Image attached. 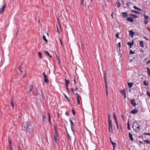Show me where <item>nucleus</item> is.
I'll return each mask as SVG.
<instances>
[{
	"label": "nucleus",
	"mask_w": 150,
	"mask_h": 150,
	"mask_svg": "<svg viewBox=\"0 0 150 150\" xmlns=\"http://www.w3.org/2000/svg\"><path fill=\"white\" fill-rule=\"evenodd\" d=\"M139 44L141 47H144V45H143V41H140L139 42Z\"/></svg>",
	"instance_id": "nucleus-27"
},
{
	"label": "nucleus",
	"mask_w": 150,
	"mask_h": 150,
	"mask_svg": "<svg viewBox=\"0 0 150 150\" xmlns=\"http://www.w3.org/2000/svg\"><path fill=\"white\" fill-rule=\"evenodd\" d=\"M129 34L131 37H132L135 34V33L132 30H130L129 31Z\"/></svg>",
	"instance_id": "nucleus-20"
},
{
	"label": "nucleus",
	"mask_w": 150,
	"mask_h": 150,
	"mask_svg": "<svg viewBox=\"0 0 150 150\" xmlns=\"http://www.w3.org/2000/svg\"><path fill=\"white\" fill-rule=\"evenodd\" d=\"M132 12L133 13H134L136 14H137V13L139 12L138 11H135V10H132Z\"/></svg>",
	"instance_id": "nucleus-38"
},
{
	"label": "nucleus",
	"mask_w": 150,
	"mask_h": 150,
	"mask_svg": "<svg viewBox=\"0 0 150 150\" xmlns=\"http://www.w3.org/2000/svg\"><path fill=\"white\" fill-rule=\"evenodd\" d=\"M6 6V4H4V5L0 8V14L4 13V10Z\"/></svg>",
	"instance_id": "nucleus-5"
},
{
	"label": "nucleus",
	"mask_w": 150,
	"mask_h": 150,
	"mask_svg": "<svg viewBox=\"0 0 150 150\" xmlns=\"http://www.w3.org/2000/svg\"><path fill=\"white\" fill-rule=\"evenodd\" d=\"M81 4L83 5H84V0H80Z\"/></svg>",
	"instance_id": "nucleus-40"
},
{
	"label": "nucleus",
	"mask_w": 150,
	"mask_h": 150,
	"mask_svg": "<svg viewBox=\"0 0 150 150\" xmlns=\"http://www.w3.org/2000/svg\"><path fill=\"white\" fill-rule=\"evenodd\" d=\"M42 39L44 40L47 43V40L46 39L45 36L44 35H43L42 36Z\"/></svg>",
	"instance_id": "nucleus-29"
},
{
	"label": "nucleus",
	"mask_w": 150,
	"mask_h": 150,
	"mask_svg": "<svg viewBox=\"0 0 150 150\" xmlns=\"http://www.w3.org/2000/svg\"><path fill=\"white\" fill-rule=\"evenodd\" d=\"M130 15L133 18H134L135 19V18L138 17L137 16V15H135L134 14H130Z\"/></svg>",
	"instance_id": "nucleus-25"
},
{
	"label": "nucleus",
	"mask_w": 150,
	"mask_h": 150,
	"mask_svg": "<svg viewBox=\"0 0 150 150\" xmlns=\"http://www.w3.org/2000/svg\"><path fill=\"white\" fill-rule=\"evenodd\" d=\"M65 81L66 86H68L69 83V81L65 79Z\"/></svg>",
	"instance_id": "nucleus-24"
},
{
	"label": "nucleus",
	"mask_w": 150,
	"mask_h": 150,
	"mask_svg": "<svg viewBox=\"0 0 150 150\" xmlns=\"http://www.w3.org/2000/svg\"><path fill=\"white\" fill-rule=\"evenodd\" d=\"M66 87L68 91L69 92V90L68 88V86H66Z\"/></svg>",
	"instance_id": "nucleus-63"
},
{
	"label": "nucleus",
	"mask_w": 150,
	"mask_h": 150,
	"mask_svg": "<svg viewBox=\"0 0 150 150\" xmlns=\"http://www.w3.org/2000/svg\"><path fill=\"white\" fill-rule=\"evenodd\" d=\"M69 121L70 122V126H71V129L73 131V126H74V123L73 122H72V121L71 120L69 119Z\"/></svg>",
	"instance_id": "nucleus-13"
},
{
	"label": "nucleus",
	"mask_w": 150,
	"mask_h": 150,
	"mask_svg": "<svg viewBox=\"0 0 150 150\" xmlns=\"http://www.w3.org/2000/svg\"><path fill=\"white\" fill-rule=\"evenodd\" d=\"M134 9H135L136 10H139V11H142V10L141 9H140V8H138L136 6H134Z\"/></svg>",
	"instance_id": "nucleus-31"
},
{
	"label": "nucleus",
	"mask_w": 150,
	"mask_h": 150,
	"mask_svg": "<svg viewBox=\"0 0 150 150\" xmlns=\"http://www.w3.org/2000/svg\"><path fill=\"white\" fill-rule=\"evenodd\" d=\"M105 86L106 89H108V88H107V85L106 81V82H105Z\"/></svg>",
	"instance_id": "nucleus-53"
},
{
	"label": "nucleus",
	"mask_w": 150,
	"mask_h": 150,
	"mask_svg": "<svg viewBox=\"0 0 150 150\" xmlns=\"http://www.w3.org/2000/svg\"><path fill=\"white\" fill-rule=\"evenodd\" d=\"M71 91H72V92L73 93H74V89H73V88H71Z\"/></svg>",
	"instance_id": "nucleus-52"
},
{
	"label": "nucleus",
	"mask_w": 150,
	"mask_h": 150,
	"mask_svg": "<svg viewBox=\"0 0 150 150\" xmlns=\"http://www.w3.org/2000/svg\"><path fill=\"white\" fill-rule=\"evenodd\" d=\"M42 124L44 125L46 120L45 114L44 112L43 111L42 113Z\"/></svg>",
	"instance_id": "nucleus-2"
},
{
	"label": "nucleus",
	"mask_w": 150,
	"mask_h": 150,
	"mask_svg": "<svg viewBox=\"0 0 150 150\" xmlns=\"http://www.w3.org/2000/svg\"><path fill=\"white\" fill-rule=\"evenodd\" d=\"M113 118L115 120V121H116V120H117L116 119V116L115 113L114 112L113 114Z\"/></svg>",
	"instance_id": "nucleus-32"
},
{
	"label": "nucleus",
	"mask_w": 150,
	"mask_h": 150,
	"mask_svg": "<svg viewBox=\"0 0 150 150\" xmlns=\"http://www.w3.org/2000/svg\"><path fill=\"white\" fill-rule=\"evenodd\" d=\"M33 85H31L30 86V90L29 91V93L31 94L33 93Z\"/></svg>",
	"instance_id": "nucleus-11"
},
{
	"label": "nucleus",
	"mask_w": 150,
	"mask_h": 150,
	"mask_svg": "<svg viewBox=\"0 0 150 150\" xmlns=\"http://www.w3.org/2000/svg\"><path fill=\"white\" fill-rule=\"evenodd\" d=\"M71 111L72 112L73 114L74 115H75V112L74 110V109H71Z\"/></svg>",
	"instance_id": "nucleus-39"
},
{
	"label": "nucleus",
	"mask_w": 150,
	"mask_h": 150,
	"mask_svg": "<svg viewBox=\"0 0 150 150\" xmlns=\"http://www.w3.org/2000/svg\"><path fill=\"white\" fill-rule=\"evenodd\" d=\"M38 55L39 57V58L40 59H41L42 58V54L40 52H38Z\"/></svg>",
	"instance_id": "nucleus-35"
},
{
	"label": "nucleus",
	"mask_w": 150,
	"mask_h": 150,
	"mask_svg": "<svg viewBox=\"0 0 150 150\" xmlns=\"http://www.w3.org/2000/svg\"><path fill=\"white\" fill-rule=\"evenodd\" d=\"M9 148L10 150H12V145L11 144L9 145Z\"/></svg>",
	"instance_id": "nucleus-41"
},
{
	"label": "nucleus",
	"mask_w": 150,
	"mask_h": 150,
	"mask_svg": "<svg viewBox=\"0 0 150 150\" xmlns=\"http://www.w3.org/2000/svg\"><path fill=\"white\" fill-rule=\"evenodd\" d=\"M122 17L123 18H126L127 16H128L127 13V12H122Z\"/></svg>",
	"instance_id": "nucleus-14"
},
{
	"label": "nucleus",
	"mask_w": 150,
	"mask_h": 150,
	"mask_svg": "<svg viewBox=\"0 0 150 150\" xmlns=\"http://www.w3.org/2000/svg\"><path fill=\"white\" fill-rule=\"evenodd\" d=\"M131 3L130 2H128V3H127V6H128L129 5V4H131Z\"/></svg>",
	"instance_id": "nucleus-59"
},
{
	"label": "nucleus",
	"mask_w": 150,
	"mask_h": 150,
	"mask_svg": "<svg viewBox=\"0 0 150 150\" xmlns=\"http://www.w3.org/2000/svg\"><path fill=\"white\" fill-rule=\"evenodd\" d=\"M127 19L128 21L131 22H133L134 21L132 17H127Z\"/></svg>",
	"instance_id": "nucleus-19"
},
{
	"label": "nucleus",
	"mask_w": 150,
	"mask_h": 150,
	"mask_svg": "<svg viewBox=\"0 0 150 150\" xmlns=\"http://www.w3.org/2000/svg\"><path fill=\"white\" fill-rule=\"evenodd\" d=\"M110 128L111 129V131L113 132V130L112 127V121H109V129L110 132H111Z\"/></svg>",
	"instance_id": "nucleus-7"
},
{
	"label": "nucleus",
	"mask_w": 150,
	"mask_h": 150,
	"mask_svg": "<svg viewBox=\"0 0 150 150\" xmlns=\"http://www.w3.org/2000/svg\"><path fill=\"white\" fill-rule=\"evenodd\" d=\"M11 105L12 106V108L13 109L14 108V105H13V99L12 97L11 98Z\"/></svg>",
	"instance_id": "nucleus-23"
},
{
	"label": "nucleus",
	"mask_w": 150,
	"mask_h": 150,
	"mask_svg": "<svg viewBox=\"0 0 150 150\" xmlns=\"http://www.w3.org/2000/svg\"><path fill=\"white\" fill-rule=\"evenodd\" d=\"M147 30L149 31L150 33V28H149V27H147Z\"/></svg>",
	"instance_id": "nucleus-60"
},
{
	"label": "nucleus",
	"mask_w": 150,
	"mask_h": 150,
	"mask_svg": "<svg viewBox=\"0 0 150 150\" xmlns=\"http://www.w3.org/2000/svg\"><path fill=\"white\" fill-rule=\"evenodd\" d=\"M76 94L77 96V97H80L81 98V97L79 95V94L77 93H76Z\"/></svg>",
	"instance_id": "nucleus-51"
},
{
	"label": "nucleus",
	"mask_w": 150,
	"mask_h": 150,
	"mask_svg": "<svg viewBox=\"0 0 150 150\" xmlns=\"http://www.w3.org/2000/svg\"><path fill=\"white\" fill-rule=\"evenodd\" d=\"M118 6L119 8L120 6V4L119 3V4L118 5Z\"/></svg>",
	"instance_id": "nucleus-64"
},
{
	"label": "nucleus",
	"mask_w": 150,
	"mask_h": 150,
	"mask_svg": "<svg viewBox=\"0 0 150 150\" xmlns=\"http://www.w3.org/2000/svg\"><path fill=\"white\" fill-rule=\"evenodd\" d=\"M48 121H49V123L50 125H51L52 122H51V120L50 115L49 112L48 113Z\"/></svg>",
	"instance_id": "nucleus-16"
},
{
	"label": "nucleus",
	"mask_w": 150,
	"mask_h": 150,
	"mask_svg": "<svg viewBox=\"0 0 150 150\" xmlns=\"http://www.w3.org/2000/svg\"><path fill=\"white\" fill-rule=\"evenodd\" d=\"M150 63V59L147 62H146V64H149Z\"/></svg>",
	"instance_id": "nucleus-57"
},
{
	"label": "nucleus",
	"mask_w": 150,
	"mask_h": 150,
	"mask_svg": "<svg viewBox=\"0 0 150 150\" xmlns=\"http://www.w3.org/2000/svg\"><path fill=\"white\" fill-rule=\"evenodd\" d=\"M120 92L122 94L124 95V99H125L126 97L125 91V90H122Z\"/></svg>",
	"instance_id": "nucleus-10"
},
{
	"label": "nucleus",
	"mask_w": 150,
	"mask_h": 150,
	"mask_svg": "<svg viewBox=\"0 0 150 150\" xmlns=\"http://www.w3.org/2000/svg\"><path fill=\"white\" fill-rule=\"evenodd\" d=\"M132 127L133 129L135 131H140V126L139 122L138 121H134L132 124Z\"/></svg>",
	"instance_id": "nucleus-1"
},
{
	"label": "nucleus",
	"mask_w": 150,
	"mask_h": 150,
	"mask_svg": "<svg viewBox=\"0 0 150 150\" xmlns=\"http://www.w3.org/2000/svg\"><path fill=\"white\" fill-rule=\"evenodd\" d=\"M106 95L107 96L108 95V89H106Z\"/></svg>",
	"instance_id": "nucleus-54"
},
{
	"label": "nucleus",
	"mask_w": 150,
	"mask_h": 150,
	"mask_svg": "<svg viewBox=\"0 0 150 150\" xmlns=\"http://www.w3.org/2000/svg\"><path fill=\"white\" fill-rule=\"evenodd\" d=\"M21 66L19 67V70L21 71V73H23V71H22V70L21 69Z\"/></svg>",
	"instance_id": "nucleus-47"
},
{
	"label": "nucleus",
	"mask_w": 150,
	"mask_h": 150,
	"mask_svg": "<svg viewBox=\"0 0 150 150\" xmlns=\"http://www.w3.org/2000/svg\"><path fill=\"white\" fill-rule=\"evenodd\" d=\"M127 124V129L128 130H129L130 129V125H129V121H128Z\"/></svg>",
	"instance_id": "nucleus-34"
},
{
	"label": "nucleus",
	"mask_w": 150,
	"mask_h": 150,
	"mask_svg": "<svg viewBox=\"0 0 150 150\" xmlns=\"http://www.w3.org/2000/svg\"><path fill=\"white\" fill-rule=\"evenodd\" d=\"M116 37L117 38H119V36L118 33H117L116 34Z\"/></svg>",
	"instance_id": "nucleus-56"
},
{
	"label": "nucleus",
	"mask_w": 150,
	"mask_h": 150,
	"mask_svg": "<svg viewBox=\"0 0 150 150\" xmlns=\"http://www.w3.org/2000/svg\"><path fill=\"white\" fill-rule=\"evenodd\" d=\"M54 128L55 131V134H58V133L57 132V131L56 128L55 126H54Z\"/></svg>",
	"instance_id": "nucleus-44"
},
{
	"label": "nucleus",
	"mask_w": 150,
	"mask_h": 150,
	"mask_svg": "<svg viewBox=\"0 0 150 150\" xmlns=\"http://www.w3.org/2000/svg\"><path fill=\"white\" fill-rule=\"evenodd\" d=\"M8 142L9 143L10 145L11 144V142L9 139H8Z\"/></svg>",
	"instance_id": "nucleus-61"
},
{
	"label": "nucleus",
	"mask_w": 150,
	"mask_h": 150,
	"mask_svg": "<svg viewBox=\"0 0 150 150\" xmlns=\"http://www.w3.org/2000/svg\"><path fill=\"white\" fill-rule=\"evenodd\" d=\"M134 44V41L133 40L132 41V42H128L127 43V44L128 45L130 46V48H131V46L133 45Z\"/></svg>",
	"instance_id": "nucleus-18"
},
{
	"label": "nucleus",
	"mask_w": 150,
	"mask_h": 150,
	"mask_svg": "<svg viewBox=\"0 0 150 150\" xmlns=\"http://www.w3.org/2000/svg\"><path fill=\"white\" fill-rule=\"evenodd\" d=\"M67 137L69 139H70V136H69V134L68 133H67Z\"/></svg>",
	"instance_id": "nucleus-50"
},
{
	"label": "nucleus",
	"mask_w": 150,
	"mask_h": 150,
	"mask_svg": "<svg viewBox=\"0 0 150 150\" xmlns=\"http://www.w3.org/2000/svg\"><path fill=\"white\" fill-rule=\"evenodd\" d=\"M55 55L56 56V57L57 59L58 60H59V57H58V56L57 55V54H55Z\"/></svg>",
	"instance_id": "nucleus-55"
},
{
	"label": "nucleus",
	"mask_w": 150,
	"mask_h": 150,
	"mask_svg": "<svg viewBox=\"0 0 150 150\" xmlns=\"http://www.w3.org/2000/svg\"><path fill=\"white\" fill-rule=\"evenodd\" d=\"M54 138L56 143L59 141V136L58 134H54Z\"/></svg>",
	"instance_id": "nucleus-4"
},
{
	"label": "nucleus",
	"mask_w": 150,
	"mask_h": 150,
	"mask_svg": "<svg viewBox=\"0 0 150 150\" xmlns=\"http://www.w3.org/2000/svg\"><path fill=\"white\" fill-rule=\"evenodd\" d=\"M129 136L131 141H134V139L133 138L132 135L130 132L129 133Z\"/></svg>",
	"instance_id": "nucleus-17"
},
{
	"label": "nucleus",
	"mask_w": 150,
	"mask_h": 150,
	"mask_svg": "<svg viewBox=\"0 0 150 150\" xmlns=\"http://www.w3.org/2000/svg\"><path fill=\"white\" fill-rule=\"evenodd\" d=\"M59 41L60 42V44H61V45L62 46V40H61V39L60 38H59Z\"/></svg>",
	"instance_id": "nucleus-48"
},
{
	"label": "nucleus",
	"mask_w": 150,
	"mask_h": 150,
	"mask_svg": "<svg viewBox=\"0 0 150 150\" xmlns=\"http://www.w3.org/2000/svg\"><path fill=\"white\" fill-rule=\"evenodd\" d=\"M108 121H112L111 120H110V115L109 114L108 115Z\"/></svg>",
	"instance_id": "nucleus-49"
},
{
	"label": "nucleus",
	"mask_w": 150,
	"mask_h": 150,
	"mask_svg": "<svg viewBox=\"0 0 150 150\" xmlns=\"http://www.w3.org/2000/svg\"><path fill=\"white\" fill-rule=\"evenodd\" d=\"M134 83L132 82L129 83L128 82V85L129 88H131L133 85Z\"/></svg>",
	"instance_id": "nucleus-22"
},
{
	"label": "nucleus",
	"mask_w": 150,
	"mask_h": 150,
	"mask_svg": "<svg viewBox=\"0 0 150 150\" xmlns=\"http://www.w3.org/2000/svg\"><path fill=\"white\" fill-rule=\"evenodd\" d=\"M77 103L78 104H80V100H79V97H77Z\"/></svg>",
	"instance_id": "nucleus-43"
},
{
	"label": "nucleus",
	"mask_w": 150,
	"mask_h": 150,
	"mask_svg": "<svg viewBox=\"0 0 150 150\" xmlns=\"http://www.w3.org/2000/svg\"><path fill=\"white\" fill-rule=\"evenodd\" d=\"M130 112L132 114H134L137 113L138 112V110H137V109H134L133 110L131 111Z\"/></svg>",
	"instance_id": "nucleus-12"
},
{
	"label": "nucleus",
	"mask_w": 150,
	"mask_h": 150,
	"mask_svg": "<svg viewBox=\"0 0 150 150\" xmlns=\"http://www.w3.org/2000/svg\"><path fill=\"white\" fill-rule=\"evenodd\" d=\"M64 95L65 96V98L67 99L69 101H70L69 100V99L68 97L67 96L64 94Z\"/></svg>",
	"instance_id": "nucleus-46"
},
{
	"label": "nucleus",
	"mask_w": 150,
	"mask_h": 150,
	"mask_svg": "<svg viewBox=\"0 0 150 150\" xmlns=\"http://www.w3.org/2000/svg\"><path fill=\"white\" fill-rule=\"evenodd\" d=\"M112 144L113 145V150H114L115 146H116V144H117L115 142H113L112 143Z\"/></svg>",
	"instance_id": "nucleus-30"
},
{
	"label": "nucleus",
	"mask_w": 150,
	"mask_h": 150,
	"mask_svg": "<svg viewBox=\"0 0 150 150\" xmlns=\"http://www.w3.org/2000/svg\"><path fill=\"white\" fill-rule=\"evenodd\" d=\"M131 104L134 106H136L137 104L136 103L134 99H132L130 101Z\"/></svg>",
	"instance_id": "nucleus-9"
},
{
	"label": "nucleus",
	"mask_w": 150,
	"mask_h": 150,
	"mask_svg": "<svg viewBox=\"0 0 150 150\" xmlns=\"http://www.w3.org/2000/svg\"><path fill=\"white\" fill-rule=\"evenodd\" d=\"M144 23L145 24H147L148 21V19L149 18V16H146L145 15H144Z\"/></svg>",
	"instance_id": "nucleus-8"
},
{
	"label": "nucleus",
	"mask_w": 150,
	"mask_h": 150,
	"mask_svg": "<svg viewBox=\"0 0 150 150\" xmlns=\"http://www.w3.org/2000/svg\"><path fill=\"white\" fill-rule=\"evenodd\" d=\"M143 84L145 86H147L148 85V83L146 81H144L143 82Z\"/></svg>",
	"instance_id": "nucleus-33"
},
{
	"label": "nucleus",
	"mask_w": 150,
	"mask_h": 150,
	"mask_svg": "<svg viewBox=\"0 0 150 150\" xmlns=\"http://www.w3.org/2000/svg\"><path fill=\"white\" fill-rule=\"evenodd\" d=\"M103 76H104V79L105 82H106V74L105 72H104L103 73Z\"/></svg>",
	"instance_id": "nucleus-28"
},
{
	"label": "nucleus",
	"mask_w": 150,
	"mask_h": 150,
	"mask_svg": "<svg viewBox=\"0 0 150 150\" xmlns=\"http://www.w3.org/2000/svg\"><path fill=\"white\" fill-rule=\"evenodd\" d=\"M23 126H24V128L26 129L30 125L27 123H23Z\"/></svg>",
	"instance_id": "nucleus-15"
},
{
	"label": "nucleus",
	"mask_w": 150,
	"mask_h": 150,
	"mask_svg": "<svg viewBox=\"0 0 150 150\" xmlns=\"http://www.w3.org/2000/svg\"><path fill=\"white\" fill-rule=\"evenodd\" d=\"M146 69L147 70L148 75V76H149L150 75V69L148 67H146Z\"/></svg>",
	"instance_id": "nucleus-26"
},
{
	"label": "nucleus",
	"mask_w": 150,
	"mask_h": 150,
	"mask_svg": "<svg viewBox=\"0 0 150 150\" xmlns=\"http://www.w3.org/2000/svg\"><path fill=\"white\" fill-rule=\"evenodd\" d=\"M44 52L45 54L49 56L50 58H52V56L50 55L49 53L47 51L44 50Z\"/></svg>",
	"instance_id": "nucleus-21"
},
{
	"label": "nucleus",
	"mask_w": 150,
	"mask_h": 150,
	"mask_svg": "<svg viewBox=\"0 0 150 150\" xmlns=\"http://www.w3.org/2000/svg\"><path fill=\"white\" fill-rule=\"evenodd\" d=\"M43 74L44 76V81L45 82L47 83H48L49 81L48 79H47V76L45 74V72H43Z\"/></svg>",
	"instance_id": "nucleus-6"
},
{
	"label": "nucleus",
	"mask_w": 150,
	"mask_h": 150,
	"mask_svg": "<svg viewBox=\"0 0 150 150\" xmlns=\"http://www.w3.org/2000/svg\"><path fill=\"white\" fill-rule=\"evenodd\" d=\"M144 142H146L147 144H149L150 143V141L149 140H146L144 141Z\"/></svg>",
	"instance_id": "nucleus-36"
},
{
	"label": "nucleus",
	"mask_w": 150,
	"mask_h": 150,
	"mask_svg": "<svg viewBox=\"0 0 150 150\" xmlns=\"http://www.w3.org/2000/svg\"><path fill=\"white\" fill-rule=\"evenodd\" d=\"M144 134H145V135H150V133H145Z\"/></svg>",
	"instance_id": "nucleus-62"
},
{
	"label": "nucleus",
	"mask_w": 150,
	"mask_h": 150,
	"mask_svg": "<svg viewBox=\"0 0 150 150\" xmlns=\"http://www.w3.org/2000/svg\"><path fill=\"white\" fill-rule=\"evenodd\" d=\"M25 130L29 133H33L34 129L33 127L31 125H30Z\"/></svg>",
	"instance_id": "nucleus-3"
},
{
	"label": "nucleus",
	"mask_w": 150,
	"mask_h": 150,
	"mask_svg": "<svg viewBox=\"0 0 150 150\" xmlns=\"http://www.w3.org/2000/svg\"><path fill=\"white\" fill-rule=\"evenodd\" d=\"M146 94L149 97H150V93L149 91H146Z\"/></svg>",
	"instance_id": "nucleus-37"
},
{
	"label": "nucleus",
	"mask_w": 150,
	"mask_h": 150,
	"mask_svg": "<svg viewBox=\"0 0 150 150\" xmlns=\"http://www.w3.org/2000/svg\"><path fill=\"white\" fill-rule=\"evenodd\" d=\"M130 54H134L135 53L131 50H130Z\"/></svg>",
	"instance_id": "nucleus-45"
},
{
	"label": "nucleus",
	"mask_w": 150,
	"mask_h": 150,
	"mask_svg": "<svg viewBox=\"0 0 150 150\" xmlns=\"http://www.w3.org/2000/svg\"><path fill=\"white\" fill-rule=\"evenodd\" d=\"M65 115L67 116H68L69 115V113L68 112H66L65 113Z\"/></svg>",
	"instance_id": "nucleus-58"
},
{
	"label": "nucleus",
	"mask_w": 150,
	"mask_h": 150,
	"mask_svg": "<svg viewBox=\"0 0 150 150\" xmlns=\"http://www.w3.org/2000/svg\"><path fill=\"white\" fill-rule=\"evenodd\" d=\"M115 122H116V124L117 128V129H119V126H118V123H117V121L116 120V121H115Z\"/></svg>",
	"instance_id": "nucleus-42"
}]
</instances>
